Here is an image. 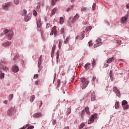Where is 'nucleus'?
<instances>
[{"mask_svg":"<svg viewBox=\"0 0 129 129\" xmlns=\"http://www.w3.org/2000/svg\"><path fill=\"white\" fill-rule=\"evenodd\" d=\"M92 45H93V43H92V41H90V42H89V46H92Z\"/></svg>","mask_w":129,"mask_h":129,"instance_id":"nucleus-49","label":"nucleus"},{"mask_svg":"<svg viewBox=\"0 0 129 129\" xmlns=\"http://www.w3.org/2000/svg\"><path fill=\"white\" fill-rule=\"evenodd\" d=\"M95 8H96V4H93V7H92V9H93V11H94V10L95 9Z\"/></svg>","mask_w":129,"mask_h":129,"instance_id":"nucleus-44","label":"nucleus"},{"mask_svg":"<svg viewBox=\"0 0 129 129\" xmlns=\"http://www.w3.org/2000/svg\"><path fill=\"white\" fill-rule=\"evenodd\" d=\"M92 29V27L89 26L88 27L86 28V32H88V31H90Z\"/></svg>","mask_w":129,"mask_h":129,"instance_id":"nucleus-36","label":"nucleus"},{"mask_svg":"<svg viewBox=\"0 0 129 129\" xmlns=\"http://www.w3.org/2000/svg\"><path fill=\"white\" fill-rule=\"evenodd\" d=\"M95 99V96H94V95L91 96V100L92 101H94Z\"/></svg>","mask_w":129,"mask_h":129,"instance_id":"nucleus-42","label":"nucleus"},{"mask_svg":"<svg viewBox=\"0 0 129 129\" xmlns=\"http://www.w3.org/2000/svg\"><path fill=\"white\" fill-rule=\"evenodd\" d=\"M115 108L116 109L119 108V102L118 101L116 102L115 104Z\"/></svg>","mask_w":129,"mask_h":129,"instance_id":"nucleus-18","label":"nucleus"},{"mask_svg":"<svg viewBox=\"0 0 129 129\" xmlns=\"http://www.w3.org/2000/svg\"><path fill=\"white\" fill-rule=\"evenodd\" d=\"M81 82H82V89H85L86 88L87 85L89 84V81L88 79L85 78H81Z\"/></svg>","mask_w":129,"mask_h":129,"instance_id":"nucleus-1","label":"nucleus"},{"mask_svg":"<svg viewBox=\"0 0 129 129\" xmlns=\"http://www.w3.org/2000/svg\"><path fill=\"white\" fill-rule=\"evenodd\" d=\"M57 86L59 87L60 86V85L61 84V81L60 80H58L57 81Z\"/></svg>","mask_w":129,"mask_h":129,"instance_id":"nucleus-41","label":"nucleus"},{"mask_svg":"<svg viewBox=\"0 0 129 129\" xmlns=\"http://www.w3.org/2000/svg\"><path fill=\"white\" fill-rule=\"evenodd\" d=\"M59 0H52L51 1V6H55L56 5V2H58Z\"/></svg>","mask_w":129,"mask_h":129,"instance_id":"nucleus-23","label":"nucleus"},{"mask_svg":"<svg viewBox=\"0 0 129 129\" xmlns=\"http://www.w3.org/2000/svg\"><path fill=\"white\" fill-rule=\"evenodd\" d=\"M39 75L38 74H36V75H35L34 77H33V79H37V78L38 77Z\"/></svg>","mask_w":129,"mask_h":129,"instance_id":"nucleus-50","label":"nucleus"},{"mask_svg":"<svg viewBox=\"0 0 129 129\" xmlns=\"http://www.w3.org/2000/svg\"><path fill=\"white\" fill-rule=\"evenodd\" d=\"M27 14V10H23L22 12V16H25Z\"/></svg>","mask_w":129,"mask_h":129,"instance_id":"nucleus-33","label":"nucleus"},{"mask_svg":"<svg viewBox=\"0 0 129 129\" xmlns=\"http://www.w3.org/2000/svg\"><path fill=\"white\" fill-rule=\"evenodd\" d=\"M116 42L117 44H120V43H121V41L120 40H116Z\"/></svg>","mask_w":129,"mask_h":129,"instance_id":"nucleus-53","label":"nucleus"},{"mask_svg":"<svg viewBox=\"0 0 129 129\" xmlns=\"http://www.w3.org/2000/svg\"><path fill=\"white\" fill-rule=\"evenodd\" d=\"M122 107H123V109H128L129 105L126 104V105H124V106H122Z\"/></svg>","mask_w":129,"mask_h":129,"instance_id":"nucleus-24","label":"nucleus"},{"mask_svg":"<svg viewBox=\"0 0 129 129\" xmlns=\"http://www.w3.org/2000/svg\"><path fill=\"white\" fill-rule=\"evenodd\" d=\"M78 19H79V15L78 14H77L76 16H75L74 18H73L72 20V23L75 24V22H77V20H78Z\"/></svg>","mask_w":129,"mask_h":129,"instance_id":"nucleus-5","label":"nucleus"},{"mask_svg":"<svg viewBox=\"0 0 129 129\" xmlns=\"http://www.w3.org/2000/svg\"><path fill=\"white\" fill-rule=\"evenodd\" d=\"M54 55V52H53V51H51V56L52 57V56H53Z\"/></svg>","mask_w":129,"mask_h":129,"instance_id":"nucleus-60","label":"nucleus"},{"mask_svg":"<svg viewBox=\"0 0 129 129\" xmlns=\"http://www.w3.org/2000/svg\"><path fill=\"white\" fill-rule=\"evenodd\" d=\"M33 16H34V17H36L37 16V11H36L35 10L33 11Z\"/></svg>","mask_w":129,"mask_h":129,"instance_id":"nucleus-46","label":"nucleus"},{"mask_svg":"<svg viewBox=\"0 0 129 129\" xmlns=\"http://www.w3.org/2000/svg\"><path fill=\"white\" fill-rule=\"evenodd\" d=\"M35 127V126H33V125H30L28 127L29 129H33Z\"/></svg>","mask_w":129,"mask_h":129,"instance_id":"nucleus-52","label":"nucleus"},{"mask_svg":"<svg viewBox=\"0 0 129 129\" xmlns=\"http://www.w3.org/2000/svg\"><path fill=\"white\" fill-rule=\"evenodd\" d=\"M71 3H74V0H71Z\"/></svg>","mask_w":129,"mask_h":129,"instance_id":"nucleus-64","label":"nucleus"},{"mask_svg":"<svg viewBox=\"0 0 129 129\" xmlns=\"http://www.w3.org/2000/svg\"><path fill=\"white\" fill-rule=\"evenodd\" d=\"M85 111H86L87 114H90V112L89 111V108L86 107L85 108Z\"/></svg>","mask_w":129,"mask_h":129,"instance_id":"nucleus-28","label":"nucleus"},{"mask_svg":"<svg viewBox=\"0 0 129 129\" xmlns=\"http://www.w3.org/2000/svg\"><path fill=\"white\" fill-rule=\"evenodd\" d=\"M84 112V110H83L82 112V117H83V115H82V114H83V113Z\"/></svg>","mask_w":129,"mask_h":129,"instance_id":"nucleus-61","label":"nucleus"},{"mask_svg":"<svg viewBox=\"0 0 129 129\" xmlns=\"http://www.w3.org/2000/svg\"><path fill=\"white\" fill-rule=\"evenodd\" d=\"M49 27H50V24L47 23L46 24V29H49Z\"/></svg>","mask_w":129,"mask_h":129,"instance_id":"nucleus-51","label":"nucleus"},{"mask_svg":"<svg viewBox=\"0 0 129 129\" xmlns=\"http://www.w3.org/2000/svg\"><path fill=\"white\" fill-rule=\"evenodd\" d=\"M12 42H10V41H7L6 42H4V43H3V46L4 47H9V46H11V44Z\"/></svg>","mask_w":129,"mask_h":129,"instance_id":"nucleus-11","label":"nucleus"},{"mask_svg":"<svg viewBox=\"0 0 129 129\" xmlns=\"http://www.w3.org/2000/svg\"><path fill=\"white\" fill-rule=\"evenodd\" d=\"M61 44H62V41H59V48H60V47H61Z\"/></svg>","mask_w":129,"mask_h":129,"instance_id":"nucleus-59","label":"nucleus"},{"mask_svg":"<svg viewBox=\"0 0 129 129\" xmlns=\"http://www.w3.org/2000/svg\"><path fill=\"white\" fill-rule=\"evenodd\" d=\"M41 116V113H35L33 115V117H35V118H37V117H40Z\"/></svg>","mask_w":129,"mask_h":129,"instance_id":"nucleus-10","label":"nucleus"},{"mask_svg":"<svg viewBox=\"0 0 129 129\" xmlns=\"http://www.w3.org/2000/svg\"><path fill=\"white\" fill-rule=\"evenodd\" d=\"M14 4L15 5H19L20 4V0H14Z\"/></svg>","mask_w":129,"mask_h":129,"instance_id":"nucleus-37","label":"nucleus"},{"mask_svg":"<svg viewBox=\"0 0 129 129\" xmlns=\"http://www.w3.org/2000/svg\"><path fill=\"white\" fill-rule=\"evenodd\" d=\"M113 91L116 93V95L118 96V97H120V91H119V90H118L116 87H113Z\"/></svg>","mask_w":129,"mask_h":129,"instance_id":"nucleus-3","label":"nucleus"},{"mask_svg":"<svg viewBox=\"0 0 129 129\" xmlns=\"http://www.w3.org/2000/svg\"><path fill=\"white\" fill-rule=\"evenodd\" d=\"M55 49H56V46H53L52 48V50L51 51L52 52V53H54V52H55Z\"/></svg>","mask_w":129,"mask_h":129,"instance_id":"nucleus-40","label":"nucleus"},{"mask_svg":"<svg viewBox=\"0 0 129 129\" xmlns=\"http://www.w3.org/2000/svg\"><path fill=\"white\" fill-rule=\"evenodd\" d=\"M42 25V23H41V21L38 20L37 21V26L38 28H41V26Z\"/></svg>","mask_w":129,"mask_h":129,"instance_id":"nucleus-19","label":"nucleus"},{"mask_svg":"<svg viewBox=\"0 0 129 129\" xmlns=\"http://www.w3.org/2000/svg\"><path fill=\"white\" fill-rule=\"evenodd\" d=\"M5 77V74L3 73L1 71H0V79H3Z\"/></svg>","mask_w":129,"mask_h":129,"instance_id":"nucleus-25","label":"nucleus"},{"mask_svg":"<svg viewBox=\"0 0 129 129\" xmlns=\"http://www.w3.org/2000/svg\"><path fill=\"white\" fill-rule=\"evenodd\" d=\"M70 40V37H67L66 39L64 41V44H68V43H69Z\"/></svg>","mask_w":129,"mask_h":129,"instance_id":"nucleus-21","label":"nucleus"},{"mask_svg":"<svg viewBox=\"0 0 129 129\" xmlns=\"http://www.w3.org/2000/svg\"><path fill=\"white\" fill-rule=\"evenodd\" d=\"M95 79H96V77H93L92 78V81H95Z\"/></svg>","mask_w":129,"mask_h":129,"instance_id":"nucleus-56","label":"nucleus"},{"mask_svg":"<svg viewBox=\"0 0 129 129\" xmlns=\"http://www.w3.org/2000/svg\"><path fill=\"white\" fill-rule=\"evenodd\" d=\"M108 66H109V65H108V64L105 63L104 66V67H105V68H106L107 67H108Z\"/></svg>","mask_w":129,"mask_h":129,"instance_id":"nucleus-55","label":"nucleus"},{"mask_svg":"<svg viewBox=\"0 0 129 129\" xmlns=\"http://www.w3.org/2000/svg\"><path fill=\"white\" fill-rule=\"evenodd\" d=\"M96 60H95V59L93 58V62L92 63V65L93 66V67H94V66H95V65H96Z\"/></svg>","mask_w":129,"mask_h":129,"instance_id":"nucleus-26","label":"nucleus"},{"mask_svg":"<svg viewBox=\"0 0 129 129\" xmlns=\"http://www.w3.org/2000/svg\"><path fill=\"white\" fill-rule=\"evenodd\" d=\"M0 68L1 69H3L4 71H8L9 70V68H7V67L3 66V64L0 65Z\"/></svg>","mask_w":129,"mask_h":129,"instance_id":"nucleus-15","label":"nucleus"},{"mask_svg":"<svg viewBox=\"0 0 129 129\" xmlns=\"http://www.w3.org/2000/svg\"><path fill=\"white\" fill-rule=\"evenodd\" d=\"M40 105L39 106V107H41V106H42V104H43V102H42V101H40Z\"/></svg>","mask_w":129,"mask_h":129,"instance_id":"nucleus-57","label":"nucleus"},{"mask_svg":"<svg viewBox=\"0 0 129 129\" xmlns=\"http://www.w3.org/2000/svg\"><path fill=\"white\" fill-rule=\"evenodd\" d=\"M13 36H14V32L13 31H10L8 35V38L9 40H12Z\"/></svg>","mask_w":129,"mask_h":129,"instance_id":"nucleus-17","label":"nucleus"},{"mask_svg":"<svg viewBox=\"0 0 129 129\" xmlns=\"http://www.w3.org/2000/svg\"><path fill=\"white\" fill-rule=\"evenodd\" d=\"M10 4L11 3H8V4H4L3 5V8L4 9V10H7L9 7H10Z\"/></svg>","mask_w":129,"mask_h":129,"instance_id":"nucleus-16","label":"nucleus"},{"mask_svg":"<svg viewBox=\"0 0 129 129\" xmlns=\"http://www.w3.org/2000/svg\"><path fill=\"white\" fill-rule=\"evenodd\" d=\"M70 10H71V8H68L67 9L66 12H70Z\"/></svg>","mask_w":129,"mask_h":129,"instance_id":"nucleus-54","label":"nucleus"},{"mask_svg":"<svg viewBox=\"0 0 129 129\" xmlns=\"http://www.w3.org/2000/svg\"><path fill=\"white\" fill-rule=\"evenodd\" d=\"M56 12H57V8H54L51 11L50 17H53L56 13Z\"/></svg>","mask_w":129,"mask_h":129,"instance_id":"nucleus-13","label":"nucleus"},{"mask_svg":"<svg viewBox=\"0 0 129 129\" xmlns=\"http://www.w3.org/2000/svg\"><path fill=\"white\" fill-rule=\"evenodd\" d=\"M96 43L98 44V45H100V46H101L102 45V42H101V38H98L96 40Z\"/></svg>","mask_w":129,"mask_h":129,"instance_id":"nucleus-14","label":"nucleus"},{"mask_svg":"<svg viewBox=\"0 0 129 129\" xmlns=\"http://www.w3.org/2000/svg\"><path fill=\"white\" fill-rule=\"evenodd\" d=\"M38 65H42V60L39 59Z\"/></svg>","mask_w":129,"mask_h":129,"instance_id":"nucleus-47","label":"nucleus"},{"mask_svg":"<svg viewBox=\"0 0 129 129\" xmlns=\"http://www.w3.org/2000/svg\"><path fill=\"white\" fill-rule=\"evenodd\" d=\"M34 99H35V96L34 95L31 96L30 99V102H33Z\"/></svg>","mask_w":129,"mask_h":129,"instance_id":"nucleus-27","label":"nucleus"},{"mask_svg":"<svg viewBox=\"0 0 129 129\" xmlns=\"http://www.w3.org/2000/svg\"><path fill=\"white\" fill-rule=\"evenodd\" d=\"M4 104H8V101H7V100L4 101Z\"/></svg>","mask_w":129,"mask_h":129,"instance_id":"nucleus-58","label":"nucleus"},{"mask_svg":"<svg viewBox=\"0 0 129 129\" xmlns=\"http://www.w3.org/2000/svg\"><path fill=\"white\" fill-rule=\"evenodd\" d=\"M38 67L39 68L38 72H40L41 70H42V69L43 68V67L41 66V65H38Z\"/></svg>","mask_w":129,"mask_h":129,"instance_id":"nucleus-39","label":"nucleus"},{"mask_svg":"<svg viewBox=\"0 0 129 129\" xmlns=\"http://www.w3.org/2000/svg\"><path fill=\"white\" fill-rule=\"evenodd\" d=\"M100 46L99 44L96 43L94 45V48H97V47H99Z\"/></svg>","mask_w":129,"mask_h":129,"instance_id":"nucleus-43","label":"nucleus"},{"mask_svg":"<svg viewBox=\"0 0 129 129\" xmlns=\"http://www.w3.org/2000/svg\"><path fill=\"white\" fill-rule=\"evenodd\" d=\"M59 23L60 25H62V24L64 23V17H61L59 19Z\"/></svg>","mask_w":129,"mask_h":129,"instance_id":"nucleus-20","label":"nucleus"},{"mask_svg":"<svg viewBox=\"0 0 129 129\" xmlns=\"http://www.w3.org/2000/svg\"><path fill=\"white\" fill-rule=\"evenodd\" d=\"M38 81H35V84L37 85V84H38Z\"/></svg>","mask_w":129,"mask_h":129,"instance_id":"nucleus-63","label":"nucleus"},{"mask_svg":"<svg viewBox=\"0 0 129 129\" xmlns=\"http://www.w3.org/2000/svg\"><path fill=\"white\" fill-rule=\"evenodd\" d=\"M57 30L56 29V26H54L52 29L51 31L50 32V36H53V34H54V36H57Z\"/></svg>","mask_w":129,"mask_h":129,"instance_id":"nucleus-4","label":"nucleus"},{"mask_svg":"<svg viewBox=\"0 0 129 129\" xmlns=\"http://www.w3.org/2000/svg\"><path fill=\"white\" fill-rule=\"evenodd\" d=\"M71 113V109L68 108L67 111V114H70Z\"/></svg>","mask_w":129,"mask_h":129,"instance_id":"nucleus-35","label":"nucleus"},{"mask_svg":"<svg viewBox=\"0 0 129 129\" xmlns=\"http://www.w3.org/2000/svg\"><path fill=\"white\" fill-rule=\"evenodd\" d=\"M14 98V94H10L9 96V100L11 101Z\"/></svg>","mask_w":129,"mask_h":129,"instance_id":"nucleus-22","label":"nucleus"},{"mask_svg":"<svg viewBox=\"0 0 129 129\" xmlns=\"http://www.w3.org/2000/svg\"><path fill=\"white\" fill-rule=\"evenodd\" d=\"M114 60H115V57H112L109 58L107 60V64H110V63L111 62H112L113 61H114Z\"/></svg>","mask_w":129,"mask_h":129,"instance_id":"nucleus-9","label":"nucleus"},{"mask_svg":"<svg viewBox=\"0 0 129 129\" xmlns=\"http://www.w3.org/2000/svg\"><path fill=\"white\" fill-rule=\"evenodd\" d=\"M109 76L110 79L112 80V79H113V77H112V71H110Z\"/></svg>","mask_w":129,"mask_h":129,"instance_id":"nucleus-31","label":"nucleus"},{"mask_svg":"<svg viewBox=\"0 0 129 129\" xmlns=\"http://www.w3.org/2000/svg\"><path fill=\"white\" fill-rule=\"evenodd\" d=\"M3 32L4 34H8V33H9V30H8L7 29H5Z\"/></svg>","mask_w":129,"mask_h":129,"instance_id":"nucleus-38","label":"nucleus"},{"mask_svg":"<svg viewBox=\"0 0 129 129\" xmlns=\"http://www.w3.org/2000/svg\"><path fill=\"white\" fill-rule=\"evenodd\" d=\"M90 67H91V64H90V63L89 62L87 63L84 67L85 69H86V70H89V69H90Z\"/></svg>","mask_w":129,"mask_h":129,"instance_id":"nucleus-12","label":"nucleus"},{"mask_svg":"<svg viewBox=\"0 0 129 129\" xmlns=\"http://www.w3.org/2000/svg\"><path fill=\"white\" fill-rule=\"evenodd\" d=\"M59 56H60V53H59V51H57L56 52V59H58V58H59Z\"/></svg>","mask_w":129,"mask_h":129,"instance_id":"nucleus-45","label":"nucleus"},{"mask_svg":"<svg viewBox=\"0 0 129 129\" xmlns=\"http://www.w3.org/2000/svg\"><path fill=\"white\" fill-rule=\"evenodd\" d=\"M127 19H128V16H127V14H126L125 16L122 17L121 20V24H124L126 23Z\"/></svg>","mask_w":129,"mask_h":129,"instance_id":"nucleus-6","label":"nucleus"},{"mask_svg":"<svg viewBox=\"0 0 129 129\" xmlns=\"http://www.w3.org/2000/svg\"><path fill=\"white\" fill-rule=\"evenodd\" d=\"M126 8L128 10V11L127 12V16H129V3L127 4L126 6Z\"/></svg>","mask_w":129,"mask_h":129,"instance_id":"nucleus-32","label":"nucleus"},{"mask_svg":"<svg viewBox=\"0 0 129 129\" xmlns=\"http://www.w3.org/2000/svg\"><path fill=\"white\" fill-rule=\"evenodd\" d=\"M60 34H64V28H61L60 29Z\"/></svg>","mask_w":129,"mask_h":129,"instance_id":"nucleus-48","label":"nucleus"},{"mask_svg":"<svg viewBox=\"0 0 129 129\" xmlns=\"http://www.w3.org/2000/svg\"><path fill=\"white\" fill-rule=\"evenodd\" d=\"M126 104H127V101H126V100H123L122 101V104H121L122 106H123Z\"/></svg>","mask_w":129,"mask_h":129,"instance_id":"nucleus-29","label":"nucleus"},{"mask_svg":"<svg viewBox=\"0 0 129 129\" xmlns=\"http://www.w3.org/2000/svg\"><path fill=\"white\" fill-rule=\"evenodd\" d=\"M12 71L14 72V73H17V72H19V67L17 66H13L12 67Z\"/></svg>","mask_w":129,"mask_h":129,"instance_id":"nucleus-8","label":"nucleus"},{"mask_svg":"<svg viewBox=\"0 0 129 129\" xmlns=\"http://www.w3.org/2000/svg\"><path fill=\"white\" fill-rule=\"evenodd\" d=\"M39 60H42V55H40Z\"/></svg>","mask_w":129,"mask_h":129,"instance_id":"nucleus-62","label":"nucleus"},{"mask_svg":"<svg viewBox=\"0 0 129 129\" xmlns=\"http://www.w3.org/2000/svg\"><path fill=\"white\" fill-rule=\"evenodd\" d=\"M32 17V14H28L24 18L25 22H29L30 20H31V17Z\"/></svg>","mask_w":129,"mask_h":129,"instance_id":"nucleus-7","label":"nucleus"},{"mask_svg":"<svg viewBox=\"0 0 129 129\" xmlns=\"http://www.w3.org/2000/svg\"><path fill=\"white\" fill-rule=\"evenodd\" d=\"M86 11H87L86 7H82L81 9V12H86Z\"/></svg>","mask_w":129,"mask_h":129,"instance_id":"nucleus-30","label":"nucleus"},{"mask_svg":"<svg viewBox=\"0 0 129 129\" xmlns=\"http://www.w3.org/2000/svg\"><path fill=\"white\" fill-rule=\"evenodd\" d=\"M97 117V114H94L92 115L91 117L88 120V124H91V123H93L94 122V119Z\"/></svg>","mask_w":129,"mask_h":129,"instance_id":"nucleus-2","label":"nucleus"},{"mask_svg":"<svg viewBox=\"0 0 129 129\" xmlns=\"http://www.w3.org/2000/svg\"><path fill=\"white\" fill-rule=\"evenodd\" d=\"M85 125V124H84V123H82L79 126V128L80 129L83 128Z\"/></svg>","mask_w":129,"mask_h":129,"instance_id":"nucleus-34","label":"nucleus"}]
</instances>
